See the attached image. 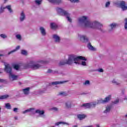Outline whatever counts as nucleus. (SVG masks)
I'll return each mask as SVG.
<instances>
[{
  "label": "nucleus",
  "instance_id": "1",
  "mask_svg": "<svg viewBox=\"0 0 127 127\" xmlns=\"http://www.w3.org/2000/svg\"><path fill=\"white\" fill-rule=\"evenodd\" d=\"M74 63L76 65H81L83 67H87L88 61L87 59L83 56H75V55H69L67 60H62L59 63L60 66H63V65H71Z\"/></svg>",
  "mask_w": 127,
  "mask_h": 127
},
{
  "label": "nucleus",
  "instance_id": "2",
  "mask_svg": "<svg viewBox=\"0 0 127 127\" xmlns=\"http://www.w3.org/2000/svg\"><path fill=\"white\" fill-rule=\"evenodd\" d=\"M78 21L79 24L84 26V27H87L89 28H97L101 31H103V24L95 20V21H91L89 20L88 16L86 15H83L80 16L78 19Z\"/></svg>",
  "mask_w": 127,
  "mask_h": 127
},
{
  "label": "nucleus",
  "instance_id": "3",
  "mask_svg": "<svg viewBox=\"0 0 127 127\" xmlns=\"http://www.w3.org/2000/svg\"><path fill=\"white\" fill-rule=\"evenodd\" d=\"M49 60H39V61H30L26 65L27 68H31L32 70H38L42 67V64H47Z\"/></svg>",
  "mask_w": 127,
  "mask_h": 127
},
{
  "label": "nucleus",
  "instance_id": "4",
  "mask_svg": "<svg viewBox=\"0 0 127 127\" xmlns=\"http://www.w3.org/2000/svg\"><path fill=\"white\" fill-rule=\"evenodd\" d=\"M111 99V95H108L105 98V99H99L97 101L94 102H91V103H85L84 104V108H92L95 107L97 104H100L101 103H107L108 101H110Z\"/></svg>",
  "mask_w": 127,
  "mask_h": 127
},
{
  "label": "nucleus",
  "instance_id": "5",
  "mask_svg": "<svg viewBox=\"0 0 127 127\" xmlns=\"http://www.w3.org/2000/svg\"><path fill=\"white\" fill-rule=\"evenodd\" d=\"M28 112H29L31 115L37 113L42 118H45L46 117L45 115V111L44 110H41V109H37L35 110V108H29V109L23 111L22 113L23 114H25L26 113H28Z\"/></svg>",
  "mask_w": 127,
  "mask_h": 127
},
{
  "label": "nucleus",
  "instance_id": "6",
  "mask_svg": "<svg viewBox=\"0 0 127 127\" xmlns=\"http://www.w3.org/2000/svg\"><path fill=\"white\" fill-rule=\"evenodd\" d=\"M118 7H121L122 10H127V3L125 1H121L119 3H116L115 4Z\"/></svg>",
  "mask_w": 127,
  "mask_h": 127
},
{
  "label": "nucleus",
  "instance_id": "7",
  "mask_svg": "<svg viewBox=\"0 0 127 127\" xmlns=\"http://www.w3.org/2000/svg\"><path fill=\"white\" fill-rule=\"evenodd\" d=\"M5 71L8 73V78L10 79V75L11 73L12 67L9 64H5Z\"/></svg>",
  "mask_w": 127,
  "mask_h": 127
},
{
  "label": "nucleus",
  "instance_id": "8",
  "mask_svg": "<svg viewBox=\"0 0 127 127\" xmlns=\"http://www.w3.org/2000/svg\"><path fill=\"white\" fill-rule=\"evenodd\" d=\"M56 10L60 15H64L65 16V10L62 7H56Z\"/></svg>",
  "mask_w": 127,
  "mask_h": 127
},
{
  "label": "nucleus",
  "instance_id": "9",
  "mask_svg": "<svg viewBox=\"0 0 127 127\" xmlns=\"http://www.w3.org/2000/svg\"><path fill=\"white\" fill-rule=\"evenodd\" d=\"M53 39L56 43H60L61 41V37L58 34H53Z\"/></svg>",
  "mask_w": 127,
  "mask_h": 127
},
{
  "label": "nucleus",
  "instance_id": "10",
  "mask_svg": "<svg viewBox=\"0 0 127 127\" xmlns=\"http://www.w3.org/2000/svg\"><path fill=\"white\" fill-rule=\"evenodd\" d=\"M18 78V75H16L12 72V68L10 74L9 75V80L13 81V80H16Z\"/></svg>",
  "mask_w": 127,
  "mask_h": 127
},
{
  "label": "nucleus",
  "instance_id": "11",
  "mask_svg": "<svg viewBox=\"0 0 127 127\" xmlns=\"http://www.w3.org/2000/svg\"><path fill=\"white\" fill-rule=\"evenodd\" d=\"M78 37L82 42H88L89 39L86 35H78Z\"/></svg>",
  "mask_w": 127,
  "mask_h": 127
},
{
  "label": "nucleus",
  "instance_id": "12",
  "mask_svg": "<svg viewBox=\"0 0 127 127\" xmlns=\"http://www.w3.org/2000/svg\"><path fill=\"white\" fill-rule=\"evenodd\" d=\"M64 16L66 18V19L69 22H72V18L70 16V13L68 12L67 10H65Z\"/></svg>",
  "mask_w": 127,
  "mask_h": 127
},
{
  "label": "nucleus",
  "instance_id": "13",
  "mask_svg": "<svg viewBox=\"0 0 127 127\" xmlns=\"http://www.w3.org/2000/svg\"><path fill=\"white\" fill-rule=\"evenodd\" d=\"M39 30L42 36H46V35H47V33L45 27L43 26H40Z\"/></svg>",
  "mask_w": 127,
  "mask_h": 127
},
{
  "label": "nucleus",
  "instance_id": "14",
  "mask_svg": "<svg viewBox=\"0 0 127 127\" xmlns=\"http://www.w3.org/2000/svg\"><path fill=\"white\" fill-rule=\"evenodd\" d=\"M26 19V14L24 11L20 12L19 19L20 21H23Z\"/></svg>",
  "mask_w": 127,
  "mask_h": 127
},
{
  "label": "nucleus",
  "instance_id": "15",
  "mask_svg": "<svg viewBox=\"0 0 127 127\" xmlns=\"http://www.w3.org/2000/svg\"><path fill=\"white\" fill-rule=\"evenodd\" d=\"M30 87H26L25 88H23V89H22V91L25 95H28L30 93Z\"/></svg>",
  "mask_w": 127,
  "mask_h": 127
},
{
  "label": "nucleus",
  "instance_id": "16",
  "mask_svg": "<svg viewBox=\"0 0 127 127\" xmlns=\"http://www.w3.org/2000/svg\"><path fill=\"white\" fill-rule=\"evenodd\" d=\"M65 106L67 109L71 108V107H72V101L70 100L66 101V102H65Z\"/></svg>",
  "mask_w": 127,
  "mask_h": 127
},
{
  "label": "nucleus",
  "instance_id": "17",
  "mask_svg": "<svg viewBox=\"0 0 127 127\" xmlns=\"http://www.w3.org/2000/svg\"><path fill=\"white\" fill-rule=\"evenodd\" d=\"M77 117L79 119V120H83V119H85V118H86L87 116L85 114H78L77 116Z\"/></svg>",
  "mask_w": 127,
  "mask_h": 127
},
{
  "label": "nucleus",
  "instance_id": "18",
  "mask_svg": "<svg viewBox=\"0 0 127 127\" xmlns=\"http://www.w3.org/2000/svg\"><path fill=\"white\" fill-rule=\"evenodd\" d=\"M20 46H18L16 47L15 49H14V50H12V51H10V52H8V55H10V54H12V53H14V52H16L17 51V50H19L20 49Z\"/></svg>",
  "mask_w": 127,
  "mask_h": 127
},
{
  "label": "nucleus",
  "instance_id": "19",
  "mask_svg": "<svg viewBox=\"0 0 127 127\" xmlns=\"http://www.w3.org/2000/svg\"><path fill=\"white\" fill-rule=\"evenodd\" d=\"M50 2H53V3H61L62 2V0H48Z\"/></svg>",
  "mask_w": 127,
  "mask_h": 127
},
{
  "label": "nucleus",
  "instance_id": "20",
  "mask_svg": "<svg viewBox=\"0 0 127 127\" xmlns=\"http://www.w3.org/2000/svg\"><path fill=\"white\" fill-rule=\"evenodd\" d=\"M57 27L58 25L57 23H56L55 22L51 23V28H52V29H56V28H57Z\"/></svg>",
  "mask_w": 127,
  "mask_h": 127
},
{
  "label": "nucleus",
  "instance_id": "21",
  "mask_svg": "<svg viewBox=\"0 0 127 127\" xmlns=\"http://www.w3.org/2000/svg\"><path fill=\"white\" fill-rule=\"evenodd\" d=\"M87 47L88 49H89V50H91L92 51H95V48H94V47H93V46L91 45V43H88V44L87 45Z\"/></svg>",
  "mask_w": 127,
  "mask_h": 127
},
{
  "label": "nucleus",
  "instance_id": "22",
  "mask_svg": "<svg viewBox=\"0 0 127 127\" xmlns=\"http://www.w3.org/2000/svg\"><path fill=\"white\" fill-rule=\"evenodd\" d=\"M118 25L117 24V23L113 22L110 25V26L111 29H114V28H115L117 26H118Z\"/></svg>",
  "mask_w": 127,
  "mask_h": 127
},
{
  "label": "nucleus",
  "instance_id": "23",
  "mask_svg": "<svg viewBox=\"0 0 127 127\" xmlns=\"http://www.w3.org/2000/svg\"><path fill=\"white\" fill-rule=\"evenodd\" d=\"M111 109L110 106H107L106 108V110L104 111V113L107 114L109 113Z\"/></svg>",
  "mask_w": 127,
  "mask_h": 127
},
{
  "label": "nucleus",
  "instance_id": "24",
  "mask_svg": "<svg viewBox=\"0 0 127 127\" xmlns=\"http://www.w3.org/2000/svg\"><path fill=\"white\" fill-rule=\"evenodd\" d=\"M48 73H56L58 72L56 70H53V69H51V68H49L47 71Z\"/></svg>",
  "mask_w": 127,
  "mask_h": 127
},
{
  "label": "nucleus",
  "instance_id": "25",
  "mask_svg": "<svg viewBox=\"0 0 127 127\" xmlns=\"http://www.w3.org/2000/svg\"><path fill=\"white\" fill-rule=\"evenodd\" d=\"M61 124H63V125H69V123L66 122H58L57 123H56V126H59Z\"/></svg>",
  "mask_w": 127,
  "mask_h": 127
},
{
  "label": "nucleus",
  "instance_id": "26",
  "mask_svg": "<svg viewBox=\"0 0 127 127\" xmlns=\"http://www.w3.org/2000/svg\"><path fill=\"white\" fill-rule=\"evenodd\" d=\"M64 82H65V81H54L51 83V84H61L62 83H64Z\"/></svg>",
  "mask_w": 127,
  "mask_h": 127
},
{
  "label": "nucleus",
  "instance_id": "27",
  "mask_svg": "<svg viewBox=\"0 0 127 127\" xmlns=\"http://www.w3.org/2000/svg\"><path fill=\"white\" fill-rule=\"evenodd\" d=\"M8 97H9V95L5 94V95H1V96H0V99H6V98H8Z\"/></svg>",
  "mask_w": 127,
  "mask_h": 127
},
{
  "label": "nucleus",
  "instance_id": "28",
  "mask_svg": "<svg viewBox=\"0 0 127 127\" xmlns=\"http://www.w3.org/2000/svg\"><path fill=\"white\" fill-rule=\"evenodd\" d=\"M91 82L88 79L85 80L84 82H83V85H90Z\"/></svg>",
  "mask_w": 127,
  "mask_h": 127
},
{
  "label": "nucleus",
  "instance_id": "29",
  "mask_svg": "<svg viewBox=\"0 0 127 127\" xmlns=\"http://www.w3.org/2000/svg\"><path fill=\"white\" fill-rule=\"evenodd\" d=\"M5 107L7 109H11V106L10 103H5Z\"/></svg>",
  "mask_w": 127,
  "mask_h": 127
},
{
  "label": "nucleus",
  "instance_id": "30",
  "mask_svg": "<svg viewBox=\"0 0 127 127\" xmlns=\"http://www.w3.org/2000/svg\"><path fill=\"white\" fill-rule=\"evenodd\" d=\"M20 65L19 64H14L13 68L15 70H18L20 69Z\"/></svg>",
  "mask_w": 127,
  "mask_h": 127
},
{
  "label": "nucleus",
  "instance_id": "31",
  "mask_svg": "<svg viewBox=\"0 0 127 127\" xmlns=\"http://www.w3.org/2000/svg\"><path fill=\"white\" fill-rule=\"evenodd\" d=\"M5 8H6V7H4L3 5H1V6L0 7V13H2V12H3Z\"/></svg>",
  "mask_w": 127,
  "mask_h": 127
},
{
  "label": "nucleus",
  "instance_id": "32",
  "mask_svg": "<svg viewBox=\"0 0 127 127\" xmlns=\"http://www.w3.org/2000/svg\"><path fill=\"white\" fill-rule=\"evenodd\" d=\"M112 83H114V84H116L117 85L120 84V82H119V81L116 80V79H113L112 80Z\"/></svg>",
  "mask_w": 127,
  "mask_h": 127
},
{
  "label": "nucleus",
  "instance_id": "33",
  "mask_svg": "<svg viewBox=\"0 0 127 127\" xmlns=\"http://www.w3.org/2000/svg\"><path fill=\"white\" fill-rule=\"evenodd\" d=\"M111 4L110 1H107V2H106L105 4V7H110Z\"/></svg>",
  "mask_w": 127,
  "mask_h": 127
},
{
  "label": "nucleus",
  "instance_id": "34",
  "mask_svg": "<svg viewBox=\"0 0 127 127\" xmlns=\"http://www.w3.org/2000/svg\"><path fill=\"white\" fill-rule=\"evenodd\" d=\"M0 37H1V38H3V39H5V38H7V35H6V34L4 33L0 34Z\"/></svg>",
  "mask_w": 127,
  "mask_h": 127
},
{
  "label": "nucleus",
  "instance_id": "35",
  "mask_svg": "<svg viewBox=\"0 0 127 127\" xmlns=\"http://www.w3.org/2000/svg\"><path fill=\"white\" fill-rule=\"evenodd\" d=\"M15 37L18 40L21 41L22 39L21 35L20 34H16Z\"/></svg>",
  "mask_w": 127,
  "mask_h": 127
},
{
  "label": "nucleus",
  "instance_id": "36",
  "mask_svg": "<svg viewBox=\"0 0 127 127\" xmlns=\"http://www.w3.org/2000/svg\"><path fill=\"white\" fill-rule=\"evenodd\" d=\"M5 8H7L10 12H12L13 11L10 5H8V6H6Z\"/></svg>",
  "mask_w": 127,
  "mask_h": 127
},
{
  "label": "nucleus",
  "instance_id": "37",
  "mask_svg": "<svg viewBox=\"0 0 127 127\" xmlns=\"http://www.w3.org/2000/svg\"><path fill=\"white\" fill-rule=\"evenodd\" d=\"M51 110L56 112L59 111V109L57 107H52V108H51Z\"/></svg>",
  "mask_w": 127,
  "mask_h": 127
},
{
  "label": "nucleus",
  "instance_id": "38",
  "mask_svg": "<svg viewBox=\"0 0 127 127\" xmlns=\"http://www.w3.org/2000/svg\"><path fill=\"white\" fill-rule=\"evenodd\" d=\"M21 53L22 55L25 56H26L28 54L27 51H26V50H22Z\"/></svg>",
  "mask_w": 127,
  "mask_h": 127
},
{
  "label": "nucleus",
  "instance_id": "39",
  "mask_svg": "<svg viewBox=\"0 0 127 127\" xmlns=\"http://www.w3.org/2000/svg\"><path fill=\"white\" fill-rule=\"evenodd\" d=\"M42 0H36L35 3L36 4H41Z\"/></svg>",
  "mask_w": 127,
  "mask_h": 127
},
{
  "label": "nucleus",
  "instance_id": "40",
  "mask_svg": "<svg viewBox=\"0 0 127 127\" xmlns=\"http://www.w3.org/2000/svg\"><path fill=\"white\" fill-rule=\"evenodd\" d=\"M125 20L126 21L125 24V29L127 30V18H125Z\"/></svg>",
  "mask_w": 127,
  "mask_h": 127
},
{
  "label": "nucleus",
  "instance_id": "41",
  "mask_svg": "<svg viewBox=\"0 0 127 127\" xmlns=\"http://www.w3.org/2000/svg\"><path fill=\"white\" fill-rule=\"evenodd\" d=\"M71 2H79L80 0H69Z\"/></svg>",
  "mask_w": 127,
  "mask_h": 127
},
{
  "label": "nucleus",
  "instance_id": "42",
  "mask_svg": "<svg viewBox=\"0 0 127 127\" xmlns=\"http://www.w3.org/2000/svg\"><path fill=\"white\" fill-rule=\"evenodd\" d=\"M119 99H116V100H115V101L114 102V103L115 104H117L118 103H119Z\"/></svg>",
  "mask_w": 127,
  "mask_h": 127
},
{
  "label": "nucleus",
  "instance_id": "43",
  "mask_svg": "<svg viewBox=\"0 0 127 127\" xmlns=\"http://www.w3.org/2000/svg\"><path fill=\"white\" fill-rule=\"evenodd\" d=\"M18 108H13V112L17 113L18 112Z\"/></svg>",
  "mask_w": 127,
  "mask_h": 127
},
{
  "label": "nucleus",
  "instance_id": "44",
  "mask_svg": "<svg viewBox=\"0 0 127 127\" xmlns=\"http://www.w3.org/2000/svg\"><path fill=\"white\" fill-rule=\"evenodd\" d=\"M98 70L100 72H103V71H104V69H103V68H98Z\"/></svg>",
  "mask_w": 127,
  "mask_h": 127
},
{
  "label": "nucleus",
  "instance_id": "45",
  "mask_svg": "<svg viewBox=\"0 0 127 127\" xmlns=\"http://www.w3.org/2000/svg\"><path fill=\"white\" fill-rule=\"evenodd\" d=\"M4 81H5V80H4V79L0 78V82H4Z\"/></svg>",
  "mask_w": 127,
  "mask_h": 127
},
{
  "label": "nucleus",
  "instance_id": "46",
  "mask_svg": "<svg viewBox=\"0 0 127 127\" xmlns=\"http://www.w3.org/2000/svg\"><path fill=\"white\" fill-rule=\"evenodd\" d=\"M60 95H64L65 94L64 92H60Z\"/></svg>",
  "mask_w": 127,
  "mask_h": 127
},
{
  "label": "nucleus",
  "instance_id": "47",
  "mask_svg": "<svg viewBox=\"0 0 127 127\" xmlns=\"http://www.w3.org/2000/svg\"><path fill=\"white\" fill-rule=\"evenodd\" d=\"M14 120H18V118L17 116H15L14 117Z\"/></svg>",
  "mask_w": 127,
  "mask_h": 127
},
{
  "label": "nucleus",
  "instance_id": "48",
  "mask_svg": "<svg viewBox=\"0 0 127 127\" xmlns=\"http://www.w3.org/2000/svg\"><path fill=\"white\" fill-rule=\"evenodd\" d=\"M77 126H74V127H77ZM93 125H89V126H86V127H93Z\"/></svg>",
  "mask_w": 127,
  "mask_h": 127
},
{
  "label": "nucleus",
  "instance_id": "49",
  "mask_svg": "<svg viewBox=\"0 0 127 127\" xmlns=\"http://www.w3.org/2000/svg\"><path fill=\"white\" fill-rule=\"evenodd\" d=\"M96 127H100V125H99V124H97V125H96Z\"/></svg>",
  "mask_w": 127,
  "mask_h": 127
},
{
  "label": "nucleus",
  "instance_id": "50",
  "mask_svg": "<svg viewBox=\"0 0 127 127\" xmlns=\"http://www.w3.org/2000/svg\"><path fill=\"white\" fill-rule=\"evenodd\" d=\"M5 2H6V1H8V0H3Z\"/></svg>",
  "mask_w": 127,
  "mask_h": 127
},
{
  "label": "nucleus",
  "instance_id": "51",
  "mask_svg": "<svg viewBox=\"0 0 127 127\" xmlns=\"http://www.w3.org/2000/svg\"><path fill=\"white\" fill-rule=\"evenodd\" d=\"M1 107H0V113L1 112Z\"/></svg>",
  "mask_w": 127,
  "mask_h": 127
},
{
  "label": "nucleus",
  "instance_id": "52",
  "mask_svg": "<svg viewBox=\"0 0 127 127\" xmlns=\"http://www.w3.org/2000/svg\"><path fill=\"white\" fill-rule=\"evenodd\" d=\"M0 56H2V55L1 54H0Z\"/></svg>",
  "mask_w": 127,
  "mask_h": 127
},
{
  "label": "nucleus",
  "instance_id": "53",
  "mask_svg": "<svg viewBox=\"0 0 127 127\" xmlns=\"http://www.w3.org/2000/svg\"><path fill=\"white\" fill-rule=\"evenodd\" d=\"M126 116V117H127V115Z\"/></svg>",
  "mask_w": 127,
  "mask_h": 127
},
{
  "label": "nucleus",
  "instance_id": "54",
  "mask_svg": "<svg viewBox=\"0 0 127 127\" xmlns=\"http://www.w3.org/2000/svg\"><path fill=\"white\" fill-rule=\"evenodd\" d=\"M53 127H54V126H53Z\"/></svg>",
  "mask_w": 127,
  "mask_h": 127
}]
</instances>
